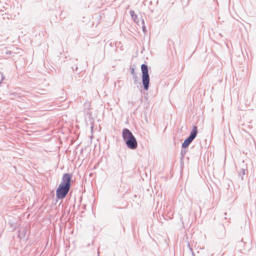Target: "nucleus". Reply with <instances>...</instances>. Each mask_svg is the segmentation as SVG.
Here are the masks:
<instances>
[{
  "mask_svg": "<svg viewBox=\"0 0 256 256\" xmlns=\"http://www.w3.org/2000/svg\"><path fill=\"white\" fill-rule=\"evenodd\" d=\"M138 16L136 14H134V18H132L133 20L136 22H138Z\"/></svg>",
  "mask_w": 256,
  "mask_h": 256,
  "instance_id": "f8f14e48",
  "label": "nucleus"
},
{
  "mask_svg": "<svg viewBox=\"0 0 256 256\" xmlns=\"http://www.w3.org/2000/svg\"><path fill=\"white\" fill-rule=\"evenodd\" d=\"M188 152V148H182L180 152V163L181 169H182L184 166V159L186 153Z\"/></svg>",
  "mask_w": 256,
  "mask_h": 256,
  "instance_id": "423d86ee",
  "label": "nucleus"
},
{
  "mask_svg": "<svg viewBox=\"0 0 256 256\" xmlns=\"http://www.w3.org/2000/svg\"><path fill=\"white\" fill-rule=\"evenodd\" d=\"M130 13L132 18H134V14H136L134 10H130Z\"/></svg>",
  "mask_w": 256,
  "mask_h": 256,
  "instance_id": "ddd939ff",
  "label": "nucleus"
},
{
  "mask_svg": "<svg viewBox=\"0 0 256 256\" xmlns=\"http://www.w3.org/2000/svg\"><path fill=\"white\" fill-rule=\"evenodd\" d=\"M158 0L156 1V4L157 5L158 4Z\"/></svg>",
  "mask_w": 256,
  "mask_h": 256,
  "instance_id": "6ab92c4d",
  "label": "nucleus"
},
{
  "mask_svg": "<svg viewBox=\"0 0 256 256\" xmlns=\"http://www.w3.org/2000/svg\"><path fill=\"white\" fill-rule=\"evenodd\" d=\"M122 138L127 148L134 150L138 147V142L132 132L127 128L122 130Z\"/></svg>",
  "mask_w": 256,
  "mask_h": 256,
  "instance_id": "7ed1b4c3",
  "label": "nucleus"
},
{
  "mask_svg": "<svg viewBox=\"0 0 256 256\" xmlns=\"http://www.w3.org/2000/svg\"><path fill=\"white\" fill-rule=\"evenodd\" d=\"M9 224L11 227L12 228V230H16V224H14V222H9Z\"/></svg>",
  "mask_w": 256,
  "mask_h": 256,
  "instance_id": "1a4fd4ad",
  "label": "nucleus"
},
{
  "mask_svg": "<svg viewBox=\"0 0 256 256\" xmlns=\"http://www.w3.org/2000/svg\"><path fill=\"white\" fill-rule=\"evenodd\" d=\"M198 134L197 126H193L189 136L184 140V142L182 144V148H188L192 142L196 137Z\"/></svg>",
  "mask_w": 256,
  "mask_h": 256,
  "instance_id": "20e7f679",
  "label": "nucleus"
},
{
  "mask_svg": "<svg viewBox=\"0 0 256 256\" xmlns=\"http://www.w3.org/2000/svg\"><path fill=\"white\" fill-rule=\"evenodd\" d=\"M149 67L146 64H143L140 66L142 72V82H140L136 72H135L134 67H130V74L132 76L134 80V84L137 88L140 87V91L142 92V88L144 90H148L150 86V78L149 74Z\"/></svg>",
  "mask_w": 256,
  "mask_h": 256,
  "instance_id": "f257e3e1",
  "label": "nucleus"
},
{
  "mask_svg": "<svg viewBox=\"0 0 256 256\" xmlns=\"http://www.w3.org/2000/svg\"><path fill=\"white\" fill-rule=\"evenodd\" d=\"M150 4H152V0L150 1Z\"/></svg>",
  "mask_w": 256,
  "mask_h": 256,
  "instance_id": "4be33fe9",
  "label": "nucleus"
},
{
  "mask_svg": "<svg viewBox=\"0 0 256 256\" xmlns=\"http://www.w3.org/2000/svg\"><path fill=\"white\" fill-rule=\"evenodd\" d=\"M190 248V250H191L192 252V256H196L194 252H193L192 251V248Z\"/></svg>",
  "mask_w": 256,
  "mask_h": 256,
  "instance_id": "dca6fc26",
  "label": "nucleus"
},
{
  "mask_svg": "<svg viewBox=\"0 0 256 256\" xmlns=\"http://www.w3.org/2000/svg\"><path fill=\"white\" fill-rule=\"evenodd\" d=\"M228 5L229 6H232L234 10V1H231V0H230L228 1Z\"/></svg>",
  "mask_w": 256,
  "mask_h": 256,
  "instance_id": "9b49d317",
  "label": "nucleus"
},
{
  "mask_svg": "<svg viewBox=\"0 0 256 256\" xmlns=\"http://www.w3.org/2000/svg\"><path fill=\"white\" fill-rule=\"evenodd\" d=\"M122 228H123V230H124V232H125V228H124V224H122Z\"/></svg>",
  "mask_w": 256,
  "mask_h": 256,
  "instance_id": "f3484780",
  "label": "nucleus"
},
{
  "mask_svg": "<svg viewBox=\"0 0 256 256\" xmlns=\"http://www.w3.org/2000/svg\"><path fill=\"white\" fill-rule=\"evenodd\" d=\"M72 70L74 71V67H72ZM78 67L77 66H76L75 68V70L76 71L78 70Z\"/></svg>",
  "mask_w": 256,
  "mask_h": 256,
  "instance_id": "2eb2a0df",
  "label": "nucleus"
},
{
  "mask_svg": "<svg viewBox=\"0 0 256 256\" xmlns=\"http://www.w3.org/2000/svg\"><path fill=\"white\" fill-rule=\"evenodd\" d=\"M142 23L143 24V25L142 26V29L143 32L145 33L146 32V26L144 25V20H142Z\"/></svg>",
  "mask_w": 256,
  "mask_h": 256,
  "instance_id": "9d476101",
  "label": "nucleus"
},
{
  "mask_svg": "<svg viewBox=\"0 0 256 256\" xmlns=\"http://www.w3.org/2000/svg\"><path fill=\"white\" fill-rule=\"evenodd\" d=\"M248 172V171L247 165L246 164H244V162L243 161L241 168L238 170V176L240 178L241 180H244L243 176L246 174H247Z\"/></svg>",
  "mask_w": 256,
  "mask_h": 256,
  "instance_id": "39448f33",
  "label": "nucleus"
},
{
  "mask_svg": "<svg viewBox=\"0 0 256 256\" xmlns=\"http://www.w3.org/2000/svg\"><path fill=\"white\" fill-rule=\"evenodd\" d=\"M72 174L64 173L62 176V180L56 189V202L59 200H62L68 194L71 186Z\"/></svg>",
  "mask_w": 256,
  "mask_h": 256,
  "instance_id": "f03ea898",
  "label": "nucleus"
},
{
  "mask_svg": "<svg viewBox=\"0 0 256 256\" xmlns=\"http://www.w3.org/2000/svg\"><path fill=\"white\" fill-rule=\"evenodd\" d=\"M26 232H27L26 228H24L22 230H19L18 234V238L20 239H22V238H24L26 235Z\"/></svg>",
  "mask_w": 256,
  "mask_h": 256,
  "instance_id": "6e6552de",
  "label": "nucleus"
},
{
  "mask_svg": "<svg viewBox=\"0 0 256 256\" xmlns=\"http://www.w3.org/2000/svg\"><path fill=\"white\" fill-rule=\"evenodd\" d=\"M12 53V51L8 50H6L5 52V54H11Z\"/></svg>",
  "mask_w": 256,
  "mask_h": 256,
  "instance_id": "4468645a",
  "label": "nucleus"
},
{
  "mask_svg": "<svg viewBox=\"0 0 256 256\" xmlns=\"http://www.w3.org/2000/svg\"><path fill=\"white\" fill-rule=\"evenodd\" d=\"M236 3H237V4H238V5H240V1H236Z\"/></svg>",
  "mask_w": 256,
  "mask_h": 256,
  "instance_id": "a211bd4d",
  "label": "nucleus"
},
{
  "mask_svg": "<svg viewBox=\"0 0 256 256\" xmlns=\"http://www.w3.org/2000/svg\"><path fill=\"white\" fill-rule=\"evenodd\" d=\"M10 4H8L6 1H0V10L4 11L9 8Z\"/></svg>",
  "mask_w": 256,
  "mask_h": 256,
  "instance_id": "0eeeda50",
  "label": "nucleus"
},
{
  "mask_svg": "<svg viewBox=\"0 0 256 256\" xmlns=\"http://www.w3.org/2000/svg\"><path fill=\"white\" fill-rule=\"evenodd\" d=\"M99 254H99L98 250V256H100V255H99Z\"/></svg>",
  "mask_w": 256,
  "mask_h": 256,
  "instance_id": "aec40b11",
  "label": "nucleus"
},
{
  "mask_svg": "<svg viewBox=\"0 0 256 256\" xmlns=\"http://www.w3.org/2000/svg\"><path fill=\"white\" fill-rule=\"evenodd\" d=\"M100 18H101L102 16H101V14H100L98 16Z\"/></svg>",
  "mask_w": 256,
  "mask_h": 256,
  "instance_id": "412c9836",
  "label": "nucleus"
}]
</instances>
